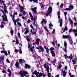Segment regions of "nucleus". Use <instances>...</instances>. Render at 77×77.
<instances>
[{
  "label": "nucleus",
  "mask_w": 77,
  "mask_h": 77,
  "mask_svg": "<svg viewBox=\"0 0 77 77\" xmlns=\"http://www.w3.org/2000/svg\"><path fill=\"white\" fill-rule=\"evenodd\" d=\"M17 24H18V26H21V23H20L18 22Z\"/></svg>",
  "instance_id": "49530a36"
},
{
  "label": "nucleus",
  "mask_w": 77,
  "mask_h": 77,
  "mask_svg": "<svg viewBox=\"0 0 77 77\" xmlns=\"http://www.w3.org/2000/svg\"><path fill=\"white\" fill-rule=\"evenodd\" d=\"M6 61L8 63H10V61H9L8 59H6Z\"/></svg>",
  "instance_id": "37998d69"
},
{
  "label": "nucleus",
  "mask_w": 77,
  "mask_h": 77,
  "mask_svg": "<svg viewBox=\"0 0 77 77\" xmlns=\"http://www.w3.org/2000/svg\"><path fill=\"white\" fill-rule=\"evenodd\" d=\"M28 23H30V22H31V20H30L29 19L27 21Z\"/></svg>",
  "instance_id": "680f3d73"
},
{
  "label": "nucleus",
  "mask_w": 77,
  "mask_h": 77,
  "mask_svg": "<svg viewBox=\"0 0 77 77\" xmlns=\"http://www.w3.org/2000/svg\"><path fill=\"white\" fill-rule=\"evenodd\" d=\"M36 19H37V18L36 17V16H35V17H34V21H36Z\"/></svg>",
  "instance_id": "58836bf2"
},
{
  "label": "nucleus",
  "mask_w": 77,
  "mask_h": 77,
  "mask_svg": "<svg viewBox=\"0 0 77 77\" xmlns=\"http://www.w3.org/2000/svg\"><path fill=\"white\" fill-rule=\"evenodd\" d=\"M64 15H65V17L66 20V14H67V12H64Z\"/></svg>",
  "instance_id": "bb28decb"
},
{
  "label": "nucleus",
  "mask_w": 77,
  "mask_h": 77,
  "mask_svg": "<svg viewBox=\"0 0 77 77\" xmlns=\"http://www.w3.org/2000/svg\"><path fill=\"white\" fill-rule=\"evenodd\" d=\"M44 48L46 50L47 53H48V52H49V49H48V47H46V46H45Z\"/></svg>",
  "instance_id": "a211bd4d"
},
{
  "label": "nucleus",
  "mask_w": 77,
  "mask_h": 77,
  "mask_svg": "<svg viewBox=\"0 0 77 77\" xmlns=\"http://www.w3.org/2000/svg\"><path fill=\"white\" fill-rule=\"evenodd\" d=\"M23 15H26V11H23Z\"/></svg>",
  "instance_id": "3c124183"
},
{
  "label": "nucleus",
  "mask_w": 77,
  "mask_h": 77,
  "mask_svg": "<svg viewBox=\"0 0 77 77\" xmlns=\"http://www.w3.org/2000/svg\"><path fill=\"white\" fill-rule=\"evenodd\" d=\"M64 68L65 69H68V67H67V66H65Z\"/></svg>",
  "instance_id": "bf43d9fd"
},
{
  "label": "nucleus",
  "mask_w": 77,
  "mask_h": 77,
  "mask_svg": "<svg viewBox=\"0 0 77 77\" xmlns=\"http://www.w3.org/2000/svg\"><path fill=\"white\" fill-rule=\"evenodd\" d=\"M44 29L45 30H46V32H48V30H47V28L46 27H44Z\"/></svg>",
  "instance_id": "c9c22d12"
},
{
  "label": "nucleus",
  "mask_w": 77,
  "mask_h": 77,
  "mask_svg": "<svg viewBox=\"0 0 77 77\" xmlns=\"http://www.w3.org/2000/svg\"><path fill=\"white\" fill-rule=\"evenodd\" d=\"M5 51H1V53H5Z\"/></svg>",
  "instance_id": "e2e57ef3"
},
{
  "label": "nucleus",
  "mask_w": 77,
  "mask_h": 77,
  "mask_svg": "<svg viewBox=\"0 0 77 77\" xmlns=\"http://www.w3.org/2000/svg\"><path fill=\"white\" fill-rule=\"evenodd\" d=\"M64 56H65V59H66V58H68V56H67V55H66V54H64Z\"/></svg>",
  "instance_id": "ea45409f"
},
{
  "label": "nucleus",
  "mask_w": 77,
  "mask_h": 77,
  "mask_svg": "<svg viewBox=\"0 0 77 77\" xmlns=\"http://www.w3.org/2000/svg\"><path fill=\"white\" fill-rule=\"evenodd\" d=\"M31 10L32 11H33L34 13H35L36 12V8L34 7V8H31Z\"/></svg>",
  "instance_id": "2eb2a0df"
},
{
  "label": "nucleus",
  "mask_w": 77,
  "mask_h": 77,
  "mask_svg": "<svg viewBox=\"0 0 77 77\" xmlns=\"http://www.w3.org/2000/svg\"><path fill=\"white\" fill-rule=\"evenodd\" d=\"M31 17V20L32 21H33L34 20V18H33V16H31L30 17Z\"/></svg>",
  "instance_id": "e433bc0d"
},
{
  "label": "nucleus",
  "mask_w": 77,
  "mask_h": 77,
  "mask_svg": "<svg viewBox=\"0 0 77 77\" xmlns=\"http://www.w3.org/2000/svg\"><path fill=\"white\" fill-rule=\"evenodd\" d=\"M20 9H24V8L22 6H20Z\"/></svg>",
  "instance_id": "a18cd8bd"
},
{
  "label": "nucleus",
  "mask_w": 77,
  "mask_h": 77,
  "mask_svg": "<svg viewBox=\"0 0 77 77\" xmlns=\"http://www.w3.org/2000/svg\"><path fill=\"white\" fill-rule=\"evenodd\" d=\"M20 54H22V51H21V49H20Z\"/></svg>",
  "instance_id": "4d7b16f0"
},
{
  "label": "nucleus",
  "mask_w": 77,
  "mask_h": 77,
  "mask_svg": "<svg viewBox=\"0 0 77 77\" xmlns=\"http://www.w3.org/2000/svg\"><path fill=\"white\" fill-rule=\"evenodd\" d=\"M51 63L52 65H53L54 66H55V63H54V61H52Z\"/></svg>",
  "instance_id": "a19ab883"
},
{
  "label": "nucleus",
  "mask_w": 77,
  "mask_h": 77,
  "mask_svg": "<svg viewBox=\"0 0 77 77\" xmlns=\"http://www.w3.org/2000/svg\"><path fill=\"white\" fill-rule=\"evenodd\" d=\"M51 26H52V27H53V24H52L51 23L49 24V28L50 29H52V28H51Z\"/></svg>",
  "instance_id": "5701e85b"
},
{
  "label": "nucleus",
  "mask_w": 77,
  "mask_h": 77,
  "mask_svg": "<svg viewBox=\"0 0 77 77\" xmlns=\"http://www.w3.org/2000/svg\"><path fill=\"white\" fill-rule=\"evenodd\" d=\"M68 28H67V26H65V27L64 28V29L63 28L62 29V30H63V32H65V31H66V30H68Z\"/></svg>",
  "instance_id": "f8f14e48"
},
{
  "label": "nucleus",
  "mask_w": 77,
  "mask_h": 77,
  "mask_svg": "<svg viewBox=\"0 0 77 77\" xmlns=\"http://www.w3.org/2000/svg\"><path fill=\"white\" fill-rule=\"evenodd\" d=\"M18 63H19L18 62H17L15 64V65L17 67H18Z\"/></svg>",
  "instance_id": "473e14b6"
},
{
  "label": "nucleus",
  "mask_w": 77,
  "mask_h": 77,
  "mask_svg": "<svg viewBox=\"0 0 77 77\" xmlns=\"http://www.w3.org/2000/svg\"><path fill=\"white\" fill-rule=\"evenodd\" d=\"M35 44L36 45H38L39 43V42L40 41L39 38H37L36 39Z\"/></svg>",
  "instance_id": "ddd939ff"
},
{
  "label": "nucleus",
  "mask_w": 77,
  "mask_h": 77,
  "mask_svg": "<svg viewBox=\"0 0 77 77\" xmlns=\"http://www.w3.org/2000/svg\"><path fill=\"white\" fill-rule=\"evenodd\" d=\"M40 5L42 8H43V7H44V5H43L42 4H41Z\"/></svg>",
  "instance_id": "338daca9"
},
{
  "label": "nucleus",
  "mask_w": 77,
  "mask_h": 77,
  "mask_svg": "<svg viewBox=\"0 0 77 77\" xmlns=\"http://www.w3.org/2000/svg\"><path fill=\"white\" fill-rule=\"evenodd\" d=\"M17 36L18 37H20V33L19 32L18 33Z\"/></svg>",
  "instance_id": "c03bdc74"
},
{
  "label": "nucleus",
  "mask_w": 77,
  "mask_h": 77,
  "mask_svg": "<svg viewBox=\"0 0 77 77\" xmlns=\"http://www.w3.org/2000/svg\"><path fill=\"white\" fill-rule=\"evenodd\" d=\"M70 77H75V76H74V75H70Z\"/></svg>",
  "instance_id": "774afa93"
},
{
  "label": "nucleus",
  "mask_w": 77,
  "mask_h": 77,
  "mask_svg": "<svg viewBox=\"0 0 77 77\" xmlns=\"http://www.w3.org/2000/svg\"><path fill=\"white\" fill-rule=\"evenodd\" d=\"M11 35H12L14 34V30H11Z\"/></svg>",
  "instance_id": "2f4dec72"
},
{
  "label": "nucleus",
  "mask_w": 77,
  "mask_h": 77,
  "mask_svg": "<svg viewBox=\"0 0 77 77\" xmlns=\"http://www.w3.org/2000/svg\"><path fill=\"white\" fill-rule=\"evenodd\" d=\"M42 21H41V24L42 25H43V24L44 23H45V24H46V23H47V22H46V21H45V20L44 19H42Z\"/></svg>",
  "instance_id": "6ab92c4d"
},
{
  "label": "nucleus",
  "mask_w": 77,
  "mask_h": 77,
  "mask_svg": "<svg viewBox=\"0 0 77 77\" xmlns=\"http://www.w3.org/2000/svg\"><path fill=\"white\" fill-rule=\"evenodd\" d=\"M19 62L20 63H23L25 62V60H23L22 59H20L19 60Z\"/></svg>",
  "instance_id": "dca6fc26"
},
{
  "label": "nucleus",
  "mask_w": 77,
  "mask_h": 77,
  "mask_svg": "<svg viewBox=\"0 0 77 77\" xmlns=\"http://www.w3.org/2000/svg\"><path fill=\"white\" fill-rule=\"evenodd\" d=\"M72 61L73 63V64H76V63H75V62H76V60H72Z\"/></svg>",
  "instance_id": "b1692460"
},
{
  "label": "nucleus",
  "mask_w": 77,
  "mask_h": 77,
  "mask_svg": "<svg viewBox=\"0 0 77 77\" xmlns=\"http://www.w3.org/2000/svg\"><path fill=\"white\" fill-rule=\"evenodd\" d=\"M57 15H58V18L59 19H60V12L59 11H58L57 12Z\"/></svg>",
  "instance_id": "4be33fe9"
},
{
  "label": "nucleus",
  "mask_w": 77,
  "mask_h": 77,
  "mask_svg": "<svg viewBox=\"0 0 77 77\" xmlns=\"http://www.w3.org/2000/svg\"><path fill=\"white\" fill-rule=\"evenodd\" d=\"M33 74H35L37 77H41V76H43V77H45V75L44 74H42L41 73H40L39 72H37V71L35 70L34 72H33Z\"/></svg>",
  "instance_id": "f03ea898"
},
{
  "label": "nucleus",
  "mask_w": 77,
  "mask_h": 77,
  "mask_svg": "<svg viewBox=\"0 0 77 77\" xmlns=\"http://www.w3.org/2000/svg\"><path fill=\"white\" fill-rule=\"evenodd\" d=\"M15 51L16 53H17V52H18V50L17 49H15Z\"/></svg>",
  "instance_id": "603ef678"
},
{
  "label": "nucleus",
  "mask_w": 77,
  "mask_h": 77,
  "mask_svg": "<svg viewBox=\"0 0 77 77\" xmlns=\"http://www.w3.org/2000/svg\"><path fill=\"white\" fill-rule=\"evenodd\" d=\"M11 17H12V20L13 22H14L15 23H17V20H15V16L13 15H11Z\"/></svg>",
  "instance_id": "6e6552de"
},
{
  "label": "nucleus",
  "mask_w": 77,
  "mask_h": 77,
  "mask_svg": "<svg viewBox=\"0 0 77 77\" xmlns=\"http://www.w3.org/2000/svg\"><path fill=\"white\" fill-rule=\"evenodd\" d=\"M26 40L28 42H29V41H30V39H29V37H27L26 38Z\"/></svg>",
  "instance_id": "4c0bfd02"
},
{
  "label": "nucleus",
  "mask_w": 77,
  "mask_h": 77,
  "mask_svg": "<svg viewBox=\"0 0 77 77\" xmlns=\"http://www.w3.org/2000/svg\"><path fill=\"white\" fill-rule=\"evenodd\" d=\"M0 58L1 60H4V57H0Z\"/></svg>",
  "instance_id": "c756f323"
},
{
  "label": "nucleus",
  "mask_w": 77,
  "mask_h": 77,
  "mask_svg": "<svg viewBox=\"0 0 77 77\" xmlns=\"http://www.w3.org/2000/svg\"><path fill=\"white\" fill-rule=\"evenodd\" d=\"M77 32V30L76 29H69V33H70V32Z\"/></svg>",
  "instance_id": "4468645a"
},
{
  "label": "nucleus",
  "mask_w": 77,
  "mask_h": 77,
  "mask_svg": "<svg viewBox=\"0 0 77 77\" xmlns=\"http://www.w3.org/2000/svg\"><path fill=\"white\" fill-rule=\"evenodd\" d=\"M5 21H6L5 20H3L2 19V23H1V25L0 26V27H1V29H2V28H3V27H4V25H5V22H4Z\"/></svg>",
  "instance_id": "0eeeda50"
},
{
  "label": "nucleus",
  "mask_w": 77,
  "mask_h": 77,
  "mask_svg": "<svg viewBox=\"0 0 77 77\" xmlns=\"http://www.w3.org/2000/svg\"><path fill=\"white\" fill-rule=\"evenodd\" d=\"M38 47L39 48H40L42 52H43L44 51V48H43V47H42L41 46H38Z\"/></svg>",
  "instance_id": "f3484780"
},
{
  "label": "nucleus",
  "mask_w": 77,
  "mask_h": 77,
  "mask_svg": "<svg viewBox=\"0 0 77 77\" xmlns=\"http://www.w3.org/2000/svg\"><path fill=\"white\" fill-rule=\"evenodd\" d=\"M69 9H72L73 8H74V6H73L72 5V6H69Z\"/></svg>",
  "instance_id": "393cba45"
},
{
  "label": "nucleus",
  "mask_w": 77,
  "mask_h": 77,
  "mask_svg": "<svg viewBox=\"0 0 77 77\" xmlns=\"http://www.w3.org/2000/svg\"><path fill=\"white\" fill-rule=\"evenodd\" d=\"M8 74V76H9V77L11 76V72L9 73Z\"/></svg>",
  "instance_id": "5fc2aeb1"
},
{
  "label": "nucleus",
  "mask_w": 77,
  "mask_h": 77,
  "mask_svg": "<svg viewBox=\"0 0 77 77\" xmlns=\"http://www.w3.org/2000/svg\"><path fill=\"white\" fill-rule=\"evenodd\" d=\"M61 72L63 74V76L64 77H65L66 76V72L65 71H63V69H62L61 71Z\"/></svg>",
  "instance_id": "9d476101"
},
{
  "label": "nucleus",
  "mask_w": 77,
  "mask_h": 77,
  "mask_svg": "<svg viewBox=\"0 0 77 77\" xmlns=\"http://www.w3.org/2000/svg\"><path fill=\"white\" fill-rule=\"evenodd\" d=\"M64 45L65 47L64 48V51L66 52V48H67V47H66V46H67V43H66L65 41H64Z\"/></svg>",
  "instance_id": "1a4fd4ad"
},
{
  "label": "nucleus",
  "mask_w": 77,
  "mask_h": 77,
  "mask_svg": "<svg viewBox=\"0 0 77 77\" xmlns=\"http://www.w3.org/2000/svg\"><path fill=\"white\" fill-rule=\"evenodd\" d=\"M4 12H5L4 13V11L2 10H1V11L2 12L4 15L2 16V18L3 19V21H6L8 20V18H7V16L5 15L7 13V11L6 10L4 9Z\"/></svg>",
  "instance_id": "f257e3e1"
},
{
  "label": "nucleus",
  "mask_w": 77,
  "mask_h": 77,
  "mask_svg": "<svg viewBox=\"0 0 77 77\" xmlns=\"http://www.w3.org/2000/svg\"><path fill=\"white\" fill-rule=\"evenodd\" d=\"M58 23H60V27H62V20L61 19L59 20V21Z\"/></svg>",
  "instance_id": "9b49d317"
},
{
  "label": "nucleus",
  "mask_w": 77,
  "mask_h": 77,
  "mask_svg": "<svg viewBox=\"0 0 77 77\" xmlns=\"http://www.w3.org/2000/svg\"><path fill=\"white\" fill-rule=\"evenodd\" d=\"M29 15L30 16V17L32 16V13L30 12L29 13Z\"/></svg>",
  "instance_id": "864d4df0"
},
{
  "label": "nucleus",
  "mask_w": 77,
  "mask_h": 77,
  "mask_svg": "<svg viewBox=\"0 0 77 77\" xmlns=\"http://www.w3.org/2000/svg\"><path fill=\"white\" fill-rule=\"evenodd\" d=\"M46 68L48 77H51V74H50V73H49V72H50V71H49L50 68H49V66H47Z\"/></svg>",
  "instance_id": "39448f33"
},
{
  "label": "nucleus",
  "mask_w": 77,
  "mask_h": 77,
  "mask_svg": "<svg viewBox=\"0 0 77 77\" xmlns=\"http://www.w3.org/2000/svg\"><path fill=\"white\" fill-rule=\"evenodd\" d=\"M73 24L74 25V26H76L77 25V22H75Z\"/></svg>",
  "instance_id": "052dcab7"
},
{
  "label": "nucleus",
  "mask_w": 77,
  "mask_h": 77,
  "mask_svg": "<svg viewBox=\"0 0 77 77\" xmlns=\"http://www.w3.org/2000/svg\"><path fill=\"white\" fill-rule=\"evenodd\" d=\"M54 50V48H53L52 47L50 48V50L51 51H53Z\"/></svg>",
  "instance_id": "72a5a7b5"
},
{
  "label": "nucleus",
  "mask_w": 77,
  "mask_h": 77,
  "mask_svg": "<svg viewBox=\"0 0 77 77\" xmlns=\"http://www.w3.org/2000/svg\"><path fill=\"white\" fill-rule=\"evenodd\" d=\"M30 2H32V0L33 2H35V3H37L38 0H29Z\"/></svg>",
  "instance_id": "cd10ccee"
},
{
  "label": "nucleus",
  "mask_w": 77,
  "mask_h": 77,
  "mask_svg": "<svg viewBox=\"0 0 77 77\" xmlns=\"http://www.w3.org/2000/svg\"><path fill=\"white\" fill-rule=\"evenodd\" d=\"M19 73L21 75V76H22V77H24V75L25 76V75H26V74H28V73L27 72L24 71H23V73L22 71H20Z\"/></svg>",
  "instance_id": "7ed1b4c3"
},
{
  "label": "nucleus",
  "mask_w": 77,
  "mask_h": 77,
  "mask_svg": "<svg viewBox=\"0 0 77 77\" xmlns=\"http://www.w3.org/2000/svg\"><path fill=\"white\" fill-rule=\"evenodd\" d=\"M51 53L52 55V56L53 57H54V55H55V53H54V52L53 51H51Z\"/></svg>",
  "instance_id": "aec40b11"
},
{
  "label": "nucleus",
  "mask_w": 77,
  "mask_h": 77,
  "mask_svg": "<svg viewBox=\"0 0 77 77\" xmlns=\"http://www.w3.org/2000/svg\"><path fill=\"white\" fill-rule=\"evenodd\" d=\"M75 36H77V32H75Z\"/></svg>",
  "instance_id": "0e129e2a"
},
{
  "label": "nucleus",
  "mask_w": 77,
  "mask_h": 77,
  "mask_svg": "<svg viewBox=\"0 0 77 77\" xmlns=\"http://www.w3.org/2000/svg\"><path fill=\"white\" fill-rule=\"evenodd\" d=\"M30 44L29 43L28 46V48H30Z\"/></svg>",
  "instance_id": "de8ad7c7"
},
{
  "label": "nucleus",
  "mask_w": 77,
  "mask_h": 77,
  "mask_svg": "<svg viewBox=\"0 0 77 77\" xmlns=\"http://www.w3.org/2000/svg\"><path fill=\"white\" fill-rule=\"evenodd\" d=\"M25 68H26V69H27V68H30V66L27 64H26Z\"/></svg>",
  "instance_id": "412c9836"
},
{
  "label": "nucleus",
  "mask_w": 77,
  "mask_h": 77,
  "mask_svg": "<svg viewBox=\"0 0 77 77\" xmlns=\"http://www.w3.org/2000/svg\"><path fill=\"white\" fill-rule=\"evenodd\" d=\"M16 44H17V45H18L19 44V42H18V41L17 40V39H16Z\"/></svg>",
  "instance_id": "f704fd0d"
},
{
  "label": "nucleus",
  "mask_w": 77,
  "mask_h": 77,
  "mask_svg": "<svg viewBox=\"0 0 77 77\" xmlns=\"http://www.w3.org/2000/svg\"><path fill=\"white\" fill-rule=\"evenodd\" d=\"M69 20L70 21V24L73 23V22L72 21V20H71V19L70 18L69 19Z\"/></svg>",
  "instance_id": "a878e982"
},
{
  "label": "nucleus",
  "mask_w": 77,
  "mask_h": 77,
  "mask_svg": "<svg viewBox=\"0 0 77 77\" xmlns=\"http://www.w3.org/2000/svg\"><path fill=\"white\" fill-rule=\"evenodd\" d=\"M25 29L26 30V31L27 33H28L29 32V29H27V28H26Z\"/></svg>",
  "instance_id": "6e6d98bb"
},
{
  "label": "nucleus",
  "mask_w": 77,
  "mask_h": 77,
  "mask_svg": "<svg viewBox=\"0 0 77 77\" xmlns=\"http://www.w3.org/2000/svg\"><path fill=\"white\" fill-rule=\"evenodd\" d=\"M55 33V29H54L52 32V34H54V33Z\"/></svg>",
  "instance_id": "8fccbe9b"
},
{
  "label": "nucleus",
  "mask_w": 77,
  "mask_h": 77,
  "mask_svg": "<svg viewBox=\"0 0 77 77\" xmlns=\"http://www.w3.org/2000/svg\"><path fill=\"white\" fill-rule=\"evenodd\" d=\"M69 10H71V9L68 8H65L64 9V11H69Z\"/></svg>",
  "instance_id": "c85d7f7f"
},
{
  "label": "nucleus",
  "mask_w": 77,
  "mask_h": 77,
  "mask_svg": "<svg viewBox=\"0 0 77 77\" xmlns=\"http://www.w3.org/2000/svg\"><path fill=\"white\" fill-rule=\"evenodd\" d=\"M58 68H59V69L61 68H62V65H60V66H58Z\"/></svg>",
  "instance_id": "13d9d810"
},
{
  "label": "nucleus",
  "mask_w": 77,
  "mask_h": 77,
  "mask_svg": "<svg viewBox=\"0 0 77 77\" xmlns=\"http://www.w3.org/2000/svg\"><path fill=\"white\" fill-rule=\"evenodd\" d=\"M68 59H72V57L71 56H69V57H68Z\"/></svg>",
  "instance_id": "09e8293b"
},
{
  "label": "nucleus",
  "mask_w": 77,
  "mask_h": 77,
  "mask_svg": "<svg viewBox=\"0 0 77 77\" xmlns=\"http://www.w3.org/2000/svg\"><path fill=\"white\" fill-rule=\"evenodd\" d=\"M63 4H61V5L60 6V7L62 8V7H63Z\"/></svg>",
  "instance_id": "69168bd1"
},
{
  "label": "nucleus",
  "mask_w": 77,
  "mask_h": 77,
  "mask_svg": "<svg viewBox=\"0 0 77 77\" xmlns=\"http://www.w3.org/2000/svg\"><path fill=\"white\" fill-rule=\"evenodd\" d=\"M30 50L31 52H33V50L32 48H30Z\"/></svg>",
  "instance_id": "79ce46f5"
},
{
  "label": "nucleus",
  "mask_w": 77,
  "mask_h": 77,
  "mask_svg": "<svg viewBox=\"0 0 77 77\" xmlns=\"http://www.w3.org/2000/svg\"><path fill=\"white\" fill-rule=\"evenodd\" d=\"M4 54L5 56H8V53H7V52L6 51H5L4 52Z\"/></svg>",
  "instance_id": "7c9ffc66"
},
{
  "label": "nucleus",
  "mask_w": 77,
  "mask_h": 77,
  "mask_svg": "<svg viewBox=\"0 0 77 77\" xmlns=\"http://www.w3.org/2000/svg\"><path fill=\"white\" fill-rule=\"evenodd\" d=\"M52 9L51 7H50L48 8V11L47 12V14H46V17H47L49 15V14H51V12H52Z\"/></svg>",
  "instance_id": "20e7f679"
},
{
  "label": "nucleus",
  "mask_w": 77,
  "mask_h": 77,
  "mask_svg": "<svg viewBox=\"0 0 77 77\" xmlns=\"http://www.w3.org/2000/svg\"><path fill=\"white\" fill-rule=\"evenodd\" d=\"M63 37L64 39H71V36L69 35H63Z\"/></svg>",
  "instance_id": "423d86ee"
}]
</instances>
